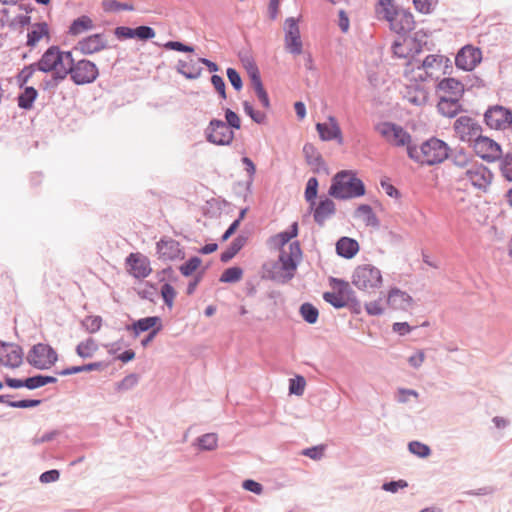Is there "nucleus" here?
Returning a JSON list of instances; mask_svg holds the SVG:
<instances>
[{
  "label": "nucleus",
  "instance_id": "obj_52",
  "mask_svg": "<svg viewBox=\"0 0 512 512\" xmlns=\"http://www.w3.org/2000/svg\"><path fill=\"white\" fill-rule=\"evenodd\" d=\"M408 448L412 454H414L418 457H421V458H426L431 453L430 448L426 444H423L418 441L410 442Z\"/></svg>",
  "mask_w": 512,
  "mask_h": 512
},
{
  "label": "nucleus",
  "instance_id": "obj_3",
  "mask_svg": "<svg viewBox=\"0 0 512 512\" xmlns=\"http://www.w3.org/2000/svg\"><path fill=\"white\" fill-rule=\"evenodd\" d=\"M328 194L336 199L356 198L365 194V185L352 171L343 170L333 177Z\"/></svg>",
  "mask_w": 512,
  "mask_h": 512
},
{
  "label": "nucleus",
  "instance_id": "obj_28",
  "mask_svg": "<svg viewBox=\"0 0 512 512\" xmlns=\"http://www.w3.org/2000/svg\"><path fill=\"white\" fill-rule=\"evenodd\" d=\"M94 27L93 20L87 15H82L71 22L67 34L72 37H77L91 31Z\"/></svg>",
  "mask_w": 512,
  "mask_h": 512
},
{
  "label": "nucleus",
  "instance_id": "obj_38",
  "mask_svg": "<svg viewBox=\"0 0 512 512\" xmlns=\"http://www.w3.org/2000/svg\"><path fill=\"white\" fill-rule=\"evenodd\" d=\"M448 159H451L455 166L459 168H465L469 165L471 156L465 151L464 148H456L454 150L450 148Z\"/></svg>",
  "mask_w": 512,
  "mask_h": 512
},
{
  "label": "nucleus",
  "instance_id": "obj_21",
  "mask_svg": "<svg viewBox=\"0 0 512 512\" xmlns=\"http://www.w3.org/2000/svg\"><path fill=\"white\" fill-rule=\"evenodd\" d=\"M391 29L397 34L405 35L415 27L414 17L411 12L400 8L393 21L390 23Z\"/></svg>",
  "mask_w": 512,
  "mask_h": 512
},
{
  "label": "nucleus",
  "instance_id": "obj_46",
  "mask_svg": "<svg viewBox=\"0 0 512 512\" xmlns=\"http://www.w3.org/2000/svg\"><path fill=\"white\" fill-rule=\"evenodd\" d=\"M102 8L105 12H116L120 10H134V6L131 3H120L117 0H103Z\"/></svg>",
  "mask_w": 512,
  "mask_h": 512
},
{
  "label": "nucleus",
  "instance_id": "obj_41",
  "mask_svg": "<svg viewBox=\"0 0 512 512\" xmlns=\"http://www.w3.org/2000/svg\"><path fill=\"white\" fill-rule=\"evenodd\" d=\"M318 186L319 183L316 177H311L308 179L304 196L305 200L310 204L311 208L316 204Z\"/></svg>",
  "mask_w": 512,
  "mask_h": 512
},
{
  "label": "nucleus",
  "instance_id": "obj_57",
  "mask_svg": "<svg viewBox=\"0 0 512 512\" xmlns=\"http://www.w3.org/2000/svg\"><path fill=\"white\" fill-rule=\"evenodd\" d=\"M242 163L246 166L245 170L249 175V179L246 182V190H247V192H251V186H252L254 175L256 172V166L249 157H243Z\"/></svg>",
  "mask_w": 512,
  "mask_h": 512
},
{
  "label": "nucleus",
  "instance_id": "obj_54",
  "mask_svg": "<svg viewBox=\"0 0 512 512\" xmlns=\"http://www.w3.org/2000/svg\"><path fill=\"white\" fill-rule=\"evenodd\" d=\"M82 326L89 333L97 332L102 326V319L100 316H87L82 321Z\"/></svg>",
  "mask_w": 512,
  "mask_h": 512
},
{
  "label": "nucleus",
  "instance_id": "obj_37",
  "mask_svg": "<svg viewBox=\"0 0 512 512\" xmlns=\"http://www.w3.org/2000/svg\"><path fill=\"white\" fill-rule=\"evenodd\" d=\"M303 153L309 165H314L316 167H322L325 165L321 154L312 144L306 143L303 147Z\"/></svg>",
  "mask_w": 512,
  "mask_h": 512
},
{
  "label": "nucleus",
  "instance_id": "obj_32",
  "mask_svg": "<svg viewBox=\"0 0 512 512\" xmlns=\"http://www.w3.org/2000/svg\"><path fill=\"white\" fill-rule=\"evenodd\" d=\"M147 294L153 302L161 298L169 308L172 307L176 296L175 290H142L140 293L142 298H148Z\"/></svg>",
  "mask_w": 512,
  "mask_h": 512
},
{
  "label": "nucleus",
  "instance_id": "obj_22",
  "mask_svg": "<svg viewBox=\"0 0 512 512\" xmlns=\"http://www.w3.org/2000/svg\"><path fill=\"white\" fill-rule=\"evenodd\" d=\"M329 124L327 123H317L316 129L319 133L320 138L323 141H331V140H337L338 143H342V132L339 127V124L335 117L329 116L328 117Z\"/></svg>",
  "mask_w": 512,
  "mask_h": 512
},
{
  "label": "nucleus",
  "instance_id": "obj_29",
  "mask_svg": "<svg viewBox=\"0 0 512 512\" xmlns=\"http://www.w3.org/2000/svg\"><path fill=\"white\" fill-rule=\"evenodd\" d=\"M437 89L449 94L452 98H461L464 93V85L455 78H444L438 85Z\"/></svg>",
  "mask_w": 512,
  "mask_h": 512
},
{
  "label": "nucleus",
  "instance_id": "obj_64",
  "mask_svg": "<svg viewBox=\"0 0 512 512\" xmlns=\"http://www.w3.org/2000/svg\"><path fill=\"white\" fill-rule=\"evenodd\" d=\"M114 35L119 40L132 39L134 38V28L127 26H118L114 29Z\"/></svg>",
  "mask_w": 512,
  "mask_h": 512
},
{
  "label": "nucleus",
  "instance_id": "obj_30",
  "mask_svg": "<svg viewBox=\"0 0 512 512\" xmlns=\"http://www.w3.org/2000/svg\"><path fill=\"white\" fill-rule=\"evenodd\" d=\"M400 8L394 0H379L375 5V12L379 18L391 23Z\"/></svg>",
  "mask_w": 512,
  "mask_h": 512
},
{
  "label": "nucleus",
  "instance_id": "obj_63",
  "mask_svg": "<svg viewBox=\"0 0 512 512\" xmlns=\"http://www.w3.org/2000/svg\"><path fill=\"white\" fill-rule=\"evenodd\" d=\"M61 69L60 70H68L70 67H74L76 65L75 59L73 58L72 51H61Z\"/></svg>",
  "mask_w": 512,
  "mask_h": 512
},
{
  "label": "nucleus",
  "instance_id": "obj_50",
  "mask_svg": "<svg viewBox=\"0 0 512 512\" xmlns=\"http://www.w3.org/2000/svg\"><path fill=\"white\" fill-rule=\"evenodd\" d=\"M500 160V171L502 176L512 182V153H507L501 156Z\"/></svg>",
  "mask_w": 512,
  "mask_h": 512
},
{
  "label": "nucleus",
  "instance_id": "obj_31",
  "mask_svg": "<svg viewBox=\"0 0 512 512\" xmlns=\"http://www.w3.org/2000/svg\"><path fill=\"white\" fill-rule=\"evenodd\" d=\"M355 217L362 218L366 226L379 228L380 221L374 213L372 207L368 204H361L355 211Z\"/></svg>",
  "mask_w": 512,
  "mask_h": 512
},
{
  "label": "nucleus",
  "instance_id": "obj_53",
  "mask_svg": "<svg viewBox=\"0 0 512 512\" xmlns=\"http://www.w3.org/2000/svg\"><path fill=\"white\" fill-rule=\"evenodd\" d=\"M155 35V30L150 26L141 25L134 28V38L138 40L147 41L154 38Z\"/></svg>",
  "mask_w": 512,
  "mask_h": 512
},
{
  "label": "nucleus",
  "instance_id": "obj_4",
  "mask_svg": "<svg viewBox=\"0 0 512 512\" xmlns=\"http://www.w3.org/2000/svg\"><path fill=\"white\" fill-rule=\"evenodd\" d=\"M375 130L392 146L414 147L412 136L402 126L393 122H381L375 126Z\"/></svg>",
  "mask_w": 512,
  "mask_h": 512
},
{
  "label": "nucleus",
  "instance_id": "obj_59",
  "mask_svg": "<svg viewBox=\"0 0 512 512\" xmlns=\"http://www.w3.org/2000/svg\"><path fill=\"white\" fill-rule=\"evenodd\" d=\"M438 0H413L415 8L423 13H430L437 5Z\"/></svg>",
  "mask_w": 512,
  "mask_h": 512
},
{
  "label": "nucleus",
  "instance_id": "obj_15",
  "mask_svg": "<svg viewBox=\"0 0 512 512\" xmlns=\"http://www.w3.org/2000/svg\"><path fill=\"white\" fill-rule=\"evenodd\" d=\"M465 176L475 188L482 191L488 189L493 179L491 170L479 163L472 164L465 171Z\"/></svg>",
  "mask_w": 512,
  "mask_h": 512
},
{
  "label": "nucleus",
  "instance_id": "obj_27",
  "mask_svg": "<svg viewBox=\"0 0 512 512\" xmlns=\"http://www.w3.org/2000/svg\"><path fill=\"white\" fill-rule=\"evenodd\" d=\"M359 251V244L355 239L349 237H341L336 242V252L345 259L353 258Z\"/></svg>",
  "mask_w": 512,
  "mask_h": 512
},
{
  "label": "nucleus",
  "instance_id": "obj_26",
  "mask_svg": "<svg viewBox=\"0 0 512 512\" xmlns=\"http://www.w3.org/2000/svg\"><path fill=\"white\" fill-rule=\"evenodd\" d=\"M459 99L460 98L441 96L437 105L439 113L445 117H455L462 110Z\"/></svg>",
  "mask_w": 512,
  "mask_h": 512
},
{
  "label": "nucleus",
  "instance_id": "obj_49",
  "mask_svg": "<svg viewBox=\"0 0 512 512\" xmlns=\"http://www.w3.org/2000/svg\"><path fill=\"white\" fill-rule=\"evenodd\" d=\"M138 383V376L135 374H129L115 386V390L118 393H124L133 389Z\"/></svg>",
  "mask_w": 512,
  "mask_h": 512
},
{
  "label": "nucleus",
  "instance_id": "obj_36",
  "mask_svg": "<svg viewBox=\"0 0 512 512\" xmlns=\"http://www.w3.org/2000/svg\"><path fill=\"white\" fill-rule=\"evenodd\" d=\"M98 350V344L93 338L80 342L76 347V353L81 358H91Z\"/></svg>",
  "mask_w": 512,
  "mask_h": 512
},
{
  "label": "nucleus",
  "instance_id": "obj_60",
  "mask_svg": "<svg viewBox=\"0 0 512 512\" xmlns=\"http://www.w3.org/2000/svg\"><path fill=\"white\" fill-rule=\"evenodd\" d=\"M211 83L214 86L215 90L218 92L219 97L225 100L227 98V94L224 79L217 74H213L211 76Z\"/></svg>",
  "mask_w": 512,
  "mask_h": 512
},
{
  "label": "nucleus",
  "instance_id": "obj_51",
  "mask_svg": "<svg viewBox=\"0 0 512 512\" xmlns=\"http://www.w3.org/2000/svg\"><path fill=\"white\" fill-rule=\"evenodd\" d=\"M202 263L201 258L194 256L179 267V270L183 276L192 275Z\"/></svg>",
  "mask_w": 512,
  "mask_h": 512
},
{
  "label": "nucleus",
  "instance_id": "obj_2",
  "mask_svg": "<svg viewBox=\"0 0 512 512\" xmlns=\"http://www.w3.org/2000/svg\"><path fill=\"white\" fill-rule=\"evenodd\" d=\"M450 147L446 142L436 137L424 141L420 149L416 145L408 147V157L421 164L434 166L449 158Z\"/></svg>",
  "mask_w": 512,
  "mask_h": 512
},
{
  "label": "nucleus",
  "instance_id": "obj_7",
  "mask_svg": "<svg viewBox=\"0 0 512 512\" xmlns=\"http://www.w3.org/2000/svg\"><path fill=\"white\" fill-rule=\"evenodd\" d=\"M352 283L356 288H378L382 283V275L378 268L365 264L355 269Z\"/></svg>",
  "mask_w": 512,
  "mask_h": 512
},
{
  "label": "nucleus",
  "instance_id": "obj_13",
  "mask_svg": "<svg viewBox=\"0 0 512 512\" xmlns=\"http://www.w3.org/2000/svg\"><path fill=\"white\" fill-rule=\"evenodd\" d=\"M323 298L335 308L347 307L356 312L360 310V304L353 295V290H328Z\"/></svg>",
  "mask_w": 512,
  "mask_h": 512
},
{
  "label": "nucleus",
  "instance_id": "obj_24",
  "mask_svg": "<svg viewBox=\"0 0 512 512\" xmlns=\"http://www.w3.org/2000/svg\"><path fill=\"white\" fill-rule=\"evenodd\" d=\"M412 302V297L404 290H391L387 298V303L396 310L407 311L412 307Z\"/></svg>",
  "mask_w": 512,
  "mask_h": 512
},
{
  "label": "nucleus",
  "instance_id": "obj_1",
  "mask_svg": "<svg viewBox=\"0 0 512 512\" xmlns=\"http://www.w3.org/2000/svg\"><path fill=\"white\" fill-rule=\"evenodd\" d=\"M301 256L299 242H291L288 251L281 249L278 261L267 262L262 266L261 277L276 284H285L293 278Z\"/></svg>",
  "mask_w": 512,
  "mask_h": 512
},
{
  "label": "nucleus",
  "instance_id": "obj_16",
  "mask_svg": "<svg viewBox=\"0 0 512 512\" xmlns=\"http://www.w3.org/2000/svg\"><path fill=\"white\" fill-rule=\"evenodd\" d=\"M38 71L43 73H54L61 69V55L59 46H50L41 56L34 62Z\"/></svg>",
  "mask_w": 512,
  "mask_h": 512
},
{
  "label": "nucleus",
  "instance_id": "obj_10",
  "mask_svg": "<svg viewBox=\"0 0 512 512\" xmlns=\"http://www.w3.org/2000/svg\"><path fill=\"white\" fill-rule=\"evenodd\" d=\"M454 130L458 137L472 144L482 135V126L470 116H460L454 123Z\"/></svg>",
  "mask_w": 512,
  "mask_h": 512
},
{
  "label": "nucleus",
  "instance_id": "obj_14",
  "mask_svg": "<svg viewBox=\"0 0 512 512\" xmlns=\"http://www.w3.org/2000/svg\"><path fill=\"white\" fill-rule=\"evenodd\" d=\"M108 48L107 37L104 33H95L80 39L73 47L82 55H92Z\"/></svg>",
  "mask_w": 512,
  "mask_h": 512
},
{
  "label": "nucleus",
  "instance_id": "obj_61",
  "mask_svg": "<svg viewBox=\"0 0 512 512\" xmlns=\"http://www.w3.org/2000/svg\"><path fill=\"white\" fill-rule=\"evenodd\" d=\"M164 48L168 50H174L178 52L192 53L194 52V47L184 44L180 41H168L164 44Z\"/></svg>",
  "mask_w": 512,
  "mask_h": 512
},
{
  "label": "nucleus",
  "instance_id": "obj_33",
  "mask_svg": "<svg viewBox=\"0 0 512 512\" xmlns=\"http://www.w3.org/2000/svg\"><path fill=\"white\" fill-rule=\"evenodd\" d=\"M23 92L17 97L18 107L24 110H30L38 97V91L32 86H25Z\"/></svg>",
  "mask_w": 512,
  "mask_h": 512
},
{
  "label": "nucleus",
  "instance_id": "obj_35",
  "mask_svg": "<svg viewBox=\"0 0 512 512\" xmlns=\"http://www.w3.org/2000/svg\"><path fill=\"white\" fill-rule=\"evenodd\" d=\"M245 238L237 236L230 243L229 247L220 255V260L224 263L230 261L244 246Z\"/></svg>",
  "mask_w": 512,
  "mask_h": 512
},
{
  "label": "nucleus",
  "instance_id": "obj_48",
  "mask_svg": "<svg viewBox=\"0 0 512 512\" xmlns=\"http://www.w3.org/2000/svg\"><path fill=\"white\" fill-rule=\"evenodd\" d=\"M66 79V75L64 70H59L57 72L52 73L51 78L44 79L41 83V87L43 90H51L56 88L60 82Z\"/></svg>",
  "mask_w": 512,
  "mask_h": 512
},
{
  "label": "nucleus",
  "instance_id": "obj_42",
  "mask_svg": "<svg viewBox=\"0 0 512 512\" xmlns=\"http://www.w3.org/2000/svg\"><path fill=\"white\" fill-rule=\"evenodd\" d=\"M199 449L211 451L218 446V437L215 433H207L197 439Z\"/></svg>",
  "mask_w": 512,
  "mask_h": 512
},
{
  "label": "nucleus",
  "instance_id": "obj_62",
  "mask_svg": "<svg viewBox=\"0 0 512 512\" xmlns=\"http://www.w3.org/2000/svg\"><path fill=\"white\" fill-rule=\"evenodd\" d=\"M305 380L302 376H297L290 380L289 391L292 394L302 395L305 388Z\"/></svg>",
  "mask_w": 512,
  "mask_h": 512
},
{
  "label": "nucleus",
  "instance_id": "obj_11",
  "mask_svg": "<svg viewBox=\"0 0 512 512\" xmlns=\"http://www.w3.org/2000/svg\"><path fill=\"white\" fill-rule=\"evenodd\" d=\"M472 146L476 155L488 163H493L502 156L500 144L487 136L481 135Z\"/></svg>",
  "mask_w": 512,
  "mask_h": 512
},
{
  "label": "nucleus",
  "instance_id": "obj_44",
  "mask_svg": "<svg viewBox=\"0 0 512 512\" xmlns=\"http://www.w3.org/2000/svg\"><path fill=\"white\" fill-rule=\"evenodd\" d=\"M448 62H450L449 58L442 55H428L422 62V68L431 69L434 67L440 68L443 64L448 68Z\"/></svg>",
  "mask_w": 512,
  "mask_h": 512
},
{
  "label": "nucleus",
  "instance_id": "obj_8",
  "mask_svg": "<svg viewBox=\"0 0 512 512\" xmlns=\"http://www.w3.org/2000/svg\"><path fill=\"white\" fill-rule=\"evenodd\" d=\"M27 360L38 369H48L56 362L57 353L51 346L39 343L32 347Z\"/></svg>",
  "mask_w": 512,
  "mask_h": 512
},
{
  "label": "nucleus",
  "instance_id": "obj_39",
  "mask_svg": "<svg viewBox=\"0 0 512 512\" xmlns=\"http://www.w3.org/2000/svg\"><path fill=\"white\" fill-rule=\"evenodd\" d=\"M161 325V320L159 317L152 316L139 319L133 324V330L136 334L140 332H145L150 329H155L157 326Z\"/></svg>",
  "mask_w": 512,
  "mask_h": 512
},
{
  "label": "nucleus",
  "instance_id": "obj_6",
  "mask_svg": "<svg viewBox=\"0 0 512 512\" xmlns=\"http://www.w3.org/2000/svg\"><path fill=\"white\" fill-rule=\"evenodd\" d=\"M204 132L206 140L218 146L230 145L235 137L233 130L228 128L226 123L220 119L210 120Z\"/></svg>",
  "mask_w": 512,
  "mask_h": 512
},
{
  "label": "nucleus",
  "instance_id": "obj_45",
  "mask_svg": "<svg viewBox=\"0 0 512 512\" xmlns=\"http://www.w3.org/2000/svg\"><path fill=\"white\" fill-rule=\"evenodd\" d=\"M54 382H56V378H54V377L37 375V376L27 378L25 380V387H27L29 389H36V388H39V387H42L49 383H54Z\"/></svg>",
  "mask_w": 512,
  "mask_h": 512
},
{
  "label": "nucleus",
  "instance_id": "obj_9",
  "mask_svg": "<svg viewBox=\"0 0 512 512\" xmlns=\"http://www.w3.org/2000/svg\"><path fill=\"white\" fill-rule=\"evenodd\" d=\"M485 124L495 130H505L512 124V111L501 105L489 106L484 113Z\"/></svg>",
  "mask_w": 512,
  "mask_h": 512
},
{
  "label": "nucleus",
  "instance_id": "obj_17",
  "mask_svg": "<svg viewBox=\"0 0 512 512\" xmlns=\"http://www.w3.org/2000/svg\"><path fill=\"white\" fill-rule=\"evenodd\" d=\"M481 51L471 45L462 47L455 56V65L457 68L471 71L481 61Z\"/></svg>",
  "mask_w": 512,
  "mask_h": 512
},
{
  "label": "nucleus",
  "instance_id": "obj_25",
  "mask_svg": "<svg viewBox=\"0 0 512 512\" xmlns=\"http://www.w3.org/2000/svg\"><path fill=\"white\" fill-rule=\"evenodd\" d=\"M44 37H46L47 42L50 41V31L48 24L46 22L34 23L32 25V30L27 34L26 45L28 47L34 48Z\"/></svg>",
  "mask_w": 512,
  "mask_h": 512
},
{
  "label": "nucleus",
  "instance_id": "obj_23",
  "mask_svg": "<svg viewBox=\"0 0 512 512\" xmlns=\"http://www.w3.org/2000/svg\"><path fill=\"white\" fill-rule=\"evenodd\" d=\"M336 213L335 203L328 197L321 199L317 207L314 209V221L322 227L325 222Z\"/></svg>",
  "mask_w": 512,
  "mask_h": 512
},
{
  "label": "nucleus",
  "instance_id": "obj_34",
  "mask_svg": "<svg viewBox=\"0 0 512 512\" xmlns=\"http://www.w3.org/2000/svg\"><path fill=\"white\" fill-rule=\"evenodd\" d=\"M177 71L187 79H197L200 77L202 68L191 60L190 62L179 60L177 63Z\"/></svg>",
  "mask_w": 512,
  "mask_h": 512
},
{
  "label": "nucleus",
  "instance_id": "obj_56",
  "mask_svg": "<svg viewBox=\"0 0 512 512\" xmlns=\"http://www.w3.org/2000/svg\"><path fill=\"white\" fill-rule=\"evenodd\" d=\"M225 120L226 125L231 130L236 129L239 130L241 128V120L237 113L233 110L226 108L225 109Z\"/></svg>",
  "mask_w": 512,
  "mask_h": 512
},
{
  "label": "nucleus",
  "instance_id": "obj_18",
  "mask_svg": "<svg viewBox=\"0 0 512 512\" xmlns=\"http://www.w3.org/2000/svg\"><path fill=\"white\" fill-rule=\"evenodd\" d=\"M157 254L163 260L184 259L185 253L180 248V243L172 238H161L157 242Z\"/></svg>",
  "mask_w": 512,
  "mask_h": 512
},
{
  "label": "nucleus",
  "instance_id": "obj_40",
  "mask_svg": "<svg viewBox=\"0 0 512 512\" xmlns=\"http://www.w3.org/2000/svg\"><path fill=\"white\" fill-rule=\"evenodd\" d=\"M243 276V269L238 266H233L225 269L220 276L219 281L222 283L234 284L238 282Z\"/></svg>",
  "mask_w": 512,
  "mask_h": 512
},
{
  "label": "nucleus",
  "instance_id": "obj_58",
  "mask_svg": "<svg viewBox=\"0 0 512 512\" xmlns=\"http://www.w3.org/2000/svg\"><path fill=\"white\" fill-rule=\"evenodd\" d=\"M226 74H227V78H228L229 82L231 83V85L233 86V88L236 91H240L243 87V82H242V78H241L240 74L238 73V71L234 68L229 67L226 70Z\"/></svg>",
  "mask_w": 512,
  "mask_h": 512
},
{
  "label": "nucleus",
  "instance_id": "obj_47",
  "mask_svg": "<svg viewBox=\"0 0 512 512\" xmlns=\"http://www.w3.org/2000/svg\"><path fill=\"white\" fill-rule=\"evenodd\" d=\"M300 314L302 318L310 324H314L319 316L317 308L310 303H304L301 305Z\"/></svg>",
  "mask_w": 512,
  "mask_h": 512
},
{
  "label": "nucleus",
  "instance_id": "obj_55",
  "mask_svg": "<svg viewBox=\"0 0 512 512\" xmlns=\"http://www.w3.org/2000/svg\"><path fill=\"white\" fill-rule=\"evenodd\" d=\"M415 95L410 96L408 99L412 104L417 106L424 105L428 100V92L425 88L416 86L414 89Z\"/></svg>",
  "mask_w": 512,
  "mask_h": 512
},
{
  "label": "nucleus",
  "instance_id": "obj_12",
  "mask_svg": "<svg viewBox=\"0 0 512 512\" xmlns=\"http://www.w3.org/2000/svg\"><path fill=\"white\" fill-rule=\"evenodd\" d=\"M284 31L285 49L293 55H300L303 51V45L298 20L294 17L287 18L284 23Z\"/></svg>",
  "mask_w": 512,
  "mask_h": 512
},
{
  "label": "nucleus",
  "instance_id": "obj_43",
  "mask_svg": "<svg viewBox=\"0 0 512 512\" xmlns=\"http://www.w3.org/2000/svg\"><path fill=\"white\" fill-rule=\"evenodd\" d=\"M36 71H38V69L35 67L34 63L24 66L15 77L19 88H24Z\"/></svg>",
  "mask_w": 512,
  "mask_h": 512
},
{
  "label": "nucleus",
  "instance_id": "obj_19",
  "mask_svg": "<svg viewBox=\"0 0 512 512\" xmlns=\"http://www.w3.org/2000/svg\"><path fill=\"white\" fill-rule=\"evenodd\" d=\"M126 264L135 278H144L151 272L149 260L140 253H131L126 258Z\"/></svg>",
  "mask_w": 512,
  "mask_h": 512
},
{
  "label": "nucleus",
  "instance_id": "obj_20",
  "mask_svg": "<svg viewBox=\"0 0 512 512\" xmlns=\"http://www.w3.org/2000/svg\"><path fill=\"white\" fill-rule=\"evenodd\" d=\"M23 353L15 344H3L0 346V363L11 368L18 367L22 363Z\"/></svg>",
  "mask_w": 512,
  "mask_h": 512
},
{
  "label": "nucleus",
  "instance_id": "obj_5",
  "mask_svg": "<svg viewBox=\"0 0 512 512\" xmlns=\"http://www.w3.org/2000/svg\"><path fill=\"white\" fill-rule=\"evenodd\" d=\"M66 77L69 75L76 85H86L93 83L99 76V70L96 64L87 59H81L76 65L65 70Z\"/></svg>",
  "mask_w": 512,
  "mask_h": 512
}]
</instances>
